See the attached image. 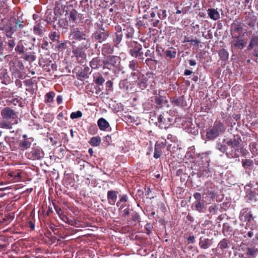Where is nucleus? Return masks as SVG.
Returning <instances> with one entry per match:
<instances>
[{
	"label": "nucleus",
	"instance_id": "6ab92c4d",
	"mask_svg": "<svg viewBox=\"0 0 258 258\" xmlns=\"http://www.w3.org/2000/svg\"><path fill=\"white\" fill-rule=\"evenodd\" d=\"M25 218H26V219H29L28 217L22 212L17 215V224H19V225L17 226V234L23 233V231H21V229H25L26 224H25Z\"/></svg>",
	"mask_w": 258,
	"mask_h": 258
},
{
	"label": "nucleus",
	"instance_id": "a878e982",
	"mask_svg": "<svg viewBox=\"0 0 258 258\" xmlns=\"http://www.w3.org/2000/svg\"><path fill=\"white\" fill-rule=\"evenodd\" d=\"M195 170H197L195 168ZM199 177H209L212 176L211 171L210 170L208 167H202L200 169H197V172L196 173Z\"/></svg>",
	"mask_w": 258,
	"mask_h": 258
},
{
	"label": "nucleus",
	"instance_id": "5fc2aeb1",
	"mask_svg": "<svg viewBox=\"0 0 258 258\" xmlns=\"http://www.w3.org/2000/svg\"><path fill=\"white\" fill-rule=\"evenodd\" d=\"M76 76L78 79L82 81L88 78V76L81 70L77 73Z\"/></svg>",
	"mask_w": 258,
	"mask_h": 258
},
{
	"label": "nucleus",
	"instance_id": "8fccbe9b",
	"mask_svg": "<svg viewBox=\"0 0 258 258\" xmlns=\"http://www.w3.org/2000/svg\"><path fill=\"white\" fill-rule=\"evenodd\" d=\"M50 39L52 41H58L60 38V34L59 32L56 31H51L49 33L48 35Z\"/></svg>",
	"mask_w": 258,
	"mask_h": 258
},
{
	"label": "nucleus",
	"instance_id": "2f4dec72",
	"mask_svg": "<svg viewBox=\"0 0 258 258\" xmlns=\"http://www.w3.org/2000/svg\"><path fill=\"white\" fill-rule=\"evenodd\" d=\"M212 245L211 240L201 237L199 241L200 247L202 249H207Z\"/></svg>",
	"mask_w": 258,
	"mask_h": 258
},
{
	"label": "nucleus",
	"instance_id": "b1692460",
	"mask_svg": "<svg viewBox=\"0 0 258 258\" xmlns=\"http://www.w3.org/2000/svg\"><path fill=\"white\" fill-rule=\"evenodd\" d=\"M241 142V140L239 137L234 136L233 138L228 140L226 142V144L236 150L239 147Z\"/></svg>",
	"mask_w": 258,
	"mask_h": 258
},
{
	"label": "nucleus",
	"instance_id": "cd10ccee",
	"mask_svg": "<svg viewBox=\"0 0 258 258\" xmlns=\"http://www.w3.org/2000/svg\"><path fill=\"white\" fill-rule=\"evenodd\" d=\"M0 30H5L7 36L10 38H12V35L15 31L13 27L6 26L3 21L0 22Z\"/></svg>",
	"mask_w": 258,
	"mask_h": 258
},
{
	"label": "nucleus",
	"instance_id": "e433bc0d",
	"mask_svg": "<svg viewBox=\"0 0 258 258\" xmlns=\"http://www.w3.org/2000/svg\"><path fill=\"white\" fill-rule=\"evenodd\" d=\"M78 16V13L76 9H72L69 12V21L73 23H77V17Z\"/></svg>",
	"mask_w": 258,
	"mask_h": 258
},
{
	"label": "nucleus",
	"instance_id": "4be33fe9",
	"mask_svg": "<svg viewBox=\"0 0 258 258\" xmlns=\"http://www.w3.org/2000/svg\"><path fill=\"white\" fill-rule=\"evenodd\" d=\"M255 224L246 223L245 226V231H243L241 234L245 238H251L254 235L252 231L255 228Z\"/></svg>",
	"mask_w": 258,
	"mask_h": 258
},
{
	"label": "nucleus",
	"instance_id": "c756f323",
	"mask_svg": "<svg viewBox=\"0 0 258 258\" xmlns=\"http://www.w3.org/2000/svg\"><path fill=\"white\" fill-rule=\"evenodd\" d=\"M97 125L100 130L105 131L109 127L110 125L108 122L104 118H100L97 121Z\"/></svg>",
	"mask_w": 258,
	"mask_h": 258
},
{
	"label": "nucleus",
	"instance_id": "bf43d9fd",
	"mask_svg": "<svg viewBox=\"0 0 258 258\" xmlns=\"http://www.w3.org/2000/svg\"><path fill=\"white\" fill-rule=\"evenodd\" d=\"M119 200L116 203V206L119 207L122 203H125L128 201V196L126 195L120 196Z\"/></svg>",
	"mask_w": 258,
	"mask_h": 258
},
{
	"label": "nucleus",
	"instance_id": "c03bdc74",
	"mask_svg": "<svg viewBox=\"0 0 258 258\" xmlns=\"http://www.w3.org/2000/svg\"><path fill=\"white\" fill-rule=\"evenodd\" d=\"M145 63L149 68H152L158 63V60L155 58H147L145 60Z\"/></svg>",
	"mask_w": 258,
	"mask_h": 258
},
{
	"label": "nucleus",
	"instance_id": "bb28decb",
	"mask_svg": "<svg viewBox=\"0 0 258 258\" xmlns=\"http://www.w3.org/2000/svg\"><path fill=\"white\" fill-rule=\"evenodd\" d=\"M16 134L14 136L11 135L8 136L6 137V141L9 145L10 149L12 151L16 150V139L15 138Z\"/></svg>",
	"mask_w": 258,
	"mask_h": 258
},
{
	"label": "nucleus",
	"instance_id": "774afa93",
	"mask_svg": "<svg viewBox=\"0 0 258 258\" xmlns=\"http://www.w3.org/2000/svg\"><path fill=\"white\" fill-rule=\"evenodd\" d=\"M258 146V144L256 142H252L249 144L250 149L252 153H256L257 151V147Z\"/></svg>",
	"mask_w": 258,
	"mask_h": 258
},
{
	"label": "nucleus",
	"instance_id": "5701e85b",
	"mask_svg": "<svg viewBox=\"0 0 258 258\" xmlns=\"http://www.w3.org/2000/svg\"><path fill=\"white\" fill-rule=\"evenodd\" d=\"M256 17L253 14L248 13L245 16L244 21L250 28H253L256 22Z\"/></svg>",
	"mask_w": 258,
	"mask_h": 258
},
{
	"label": "nucleus",
	"instance_id": "49530a36",
	"mask_svg": "<svg viewBox=\"0 0 258 258\" xmlns=\"http://www.w3.org/2000/svg\"><path fill=\"white\" fill-rule=\"evenodd\" d=\"M101 138L99 136L92 137L89 143L92 146H98L101 143Z\"/></svg>",
	"mask_w": 258,
	"mask_h": 258
},
{
	"label": "nucleus",
	"instance_id": "e2e57ef3",
	"mask_svg": "<svg viewBox=\"0 0 258 258\" xmlns=\"http://www.w3.org/2000/svg\"><path fill=\"white\" fill-rule=\"evenodd\" d=\"M140 219V215L137 212H134L131 214V220L133 222L135 223L134 225H136V223L137 222L139 221Z\"/></svg>",
	"mask_w": 258,
	"mask_h": 258
},
{
	"label": "nucleus",
	"instance_id": "4c0bfd02",
	"mask_svg": "<svg viewBox=\"0 0 258 258\" xmlns=\"http://www.w3.org/2000/svg\"><path fill=\"white\" fill-rule=\"evenodd\" d=\"M208 14L210 19L213 20H217L220 18V14L218 11L214 9H209Z\"/></svg>",
	"mask_w": 258,
	"mask_h": 258
},
{
	"label": "nucleus",
	"instance_id": "7c9ffc66",
	"mask_svg": "<svg viewBox=\"0 0 258 258\" xmlns=\"http://www.w3.org/2000/svg\"><path fill=\"white\" fill-rule=\"evenodd\" d=\"M222 233L225 237L231 236L233 234L232 227L228 223H225L223 225Z\"/></svg>",
	"mask_w": 258,
	"mask_h": 258
},
{
	"label": "nucleus",
	"instance_id": "0e129e2a",
	"mask_svg": "<svg viewBox=\"0 0 258 258\" xmlns=\"http://www.w3.org/2000/svg\"><path fill=\"white\" fill-rule=\"evenodd\" d=\"M83 115L82 112L80 110L77 111V112H73L71 113L70 117L72 119H74L76 118H78L81 117Z\"/></svg>",
	"mask_w": 258,
	"mask_h": 258
},
{
	"label": "nucleus",
	"instance_id": "de8ad7c7",
	"mask_svg": "<svg viewBox=\"0 0 258 258\" xmlns=\"http://www.w3.org/2000/svg\"><path fill=\"white\" fill-rule=\"evenodd\" d=\"M219 55L221 60L225 61L228 59L229 53L225 49H222L219 51Z\"/></svg>",
	"mask_w": 258,
	"mask_h": 258
},
{
	"label": "nucleus",
	"instance_id": "f8f14e48",
	"mask_svg": "<svg viewBox=\"0 0 258 258\" xmlns=\"http://www.w3.org/2000/svg\"><path fill=\"white\" fill-rule=\"evenodd\" d=\"M33 141V138L28 137L26 134L23 135L18 142V149L22 151L27 150L30 147Z\"/></svg>",
	"mask_w": 258,
	"mask_h": 258
},
{
	"label": "nucleus",
	"instance_id": "6e6552de",
	"mask_svg": "<svg viewBox=\"0 0 258 258\" xmlns=\"http://www.w3.org/2000/svg\"><path fill=\"white\" fill-rule=\"evenodd\" d=\"M193 197L196 201L192 204V210L199 213H205L207 206L205 201L202 198V194L200 192H195Z\"/></svg>",
	"mask_w": 258,
	"mask_h": 258
},
{
	"label": "nucleus",
	"instance_id": "423d86ee",
	"mask_svg": "<svg viewBox=\"0 0 258 258\" xmlns=\"http://www.w3.org/2000/svg\"><path fill=\"white\" fill-rule=\"evenodd\" d=\"M217 191L215 184L211 181L206 182L205 187L202 194V198L206 199L209 201H213L216 196Z\"/></svg>",
	"mask_w": 258,
	"mask_h": 258
},
{
	"label": "nucleus",
	"instance_id": "ea45409f",
	"mask_svg": "<svg viewBox=\"0 0 258 258\" xmlns=\"http://www.w3.org/2000/svg\"><path fill=\"white\" fill-rule=\"evenodd\" d=\"M172 103L177 106L183 107L185 105V101L183 96L173 98Z\"/></svg>",
	"mask_w": 258,
	"mask_h": 258
},
{
	"label": "nucleus",
	"instance_id": "58836bf2",
	"mask_svg": "<svg viewBox=\"0 0 258 258\" xmlns=\"http://www.w3.org/2000/svg\"><path fill=\"white\" fill-rule=\"evenodd\" d=\"M55 95V93L53 91L47 93L44 96V102L46 104L53 103Z\"/></svg>",
	"mask_w": 258,
	"mask_h": 258
},
{
	"label": "nucleus",
	"instance_id": "aec40b11",
	"mask_svg": "<svg viewBox=\"0 0 258 258\" xmlns=\"http://www.w3.org/2000/svg\"><path fill=\"white\" fill-rule=\"evenodd\" d=\"M114 46L109 43L103 44L101 48L102 55L105 57L112 56L114 52Z\"/></svg>",
	"mask_w": 258,
	"mask_h": 258
},
{
	"label": "nucleus",
	"instance_id": "f704fd0d",
	"mask_svg": "<svg viewBox=\"0 0 258 258\" xmlns=\"http://www.w3.org/2000/svg\"><path fill=\"white\" fill-rule=\"evenodd\" d=\"M258 46V35H252L247 47V50H251Z\"/></svg>",
	"mask_w": 258,
	"mask_h": 258
},
{
	"label": "nucleus",
	"instance_id": "9b49d317",
	"mask_svg": "<svg viewBox=\"0 0 258 258\" xmlns=\"http://www.w3.org/2000/svg\"><path fill=\"white\" fill-rule=\"evenodd\" d=\"M119 57L116 55L105 57L103 59V70H113L117 67V62L119 61Z\"/></svg>",
	"mask_w": 258,
	"mask_h": 258
},
{
	"label": "nucleus",
	"instance_id": "2eb2a0df",
	"mask_svg": "<svg viewBox=\"0 0 258 258\" xmlns=\"http://www.w3.org/2000/svg\"><path fill=\"white\" fill-rule=\"evenodd\" d=\"M232 38L231 46L240 50L245 47L247 42V39L242 38L240 36L233 35Z\"/></svg>",
	"mask_w": 258,
	"mask_h": 258
},
{
	"label": "nucleus",
	"instance_id": "680f3d73",
	"mask_svg": "<svg viewBox=\"0 0 258 258\" xmlns=\"http://www.w3.org/2000/svg\"><path fill=\"white\" fill-rule=\"evenodd\" d=\"M185 42H190L191 43H195V44H198L200 43V41L199 39H191L190 37L185 36L184 37L183 43Z\"/></svg>",
	"mask_w": 258,
	"mask_h": 258
},
{
	"label": "nucleus",
	"instance_id": "1a4fd4ad",
	"mask_svg": "<svg viewBox=\"0 0 258 258\" xmlns=\"http://www.w3.org/2000/svg\"><path fill=\"white\" fill-rule=\"evenodd\" d=\"M155 81V74L151 72H148L145 75H142L138 77V85L145 89L148 85L152 86Z\"/></svg>",
	"mask_w": 258,
	"mask_h": 258
},
{
	"label": "nucleus",
	"instance_id": "c9c22d12",
	"mask_svg": "<svg viewBox=\"0 0 258 258\" xmlns=\"http://www.w3.org/2000/svg\"><path fill=\"white\" fill-rule=\"evenodd\" d=\"M45 31V28L40 23H36L33 27V32L35 35L42 36Z\"/></svg>",
	"mask_w": 258,
	"mask_h": 258
},
{
	"label": "nucleus",
	"instance_id": "39448f33",
	"mask_svg": "<svg viewBox=\"0 0 258 258\" xmlns=\"http://www.w3.org/2000/svg\"><path fill=\"white\" fill-rule=\"evenodd\" d=\"M23 40H20L17 45V67L21 69H24L23 62L29 60L30 58L32 57L31 55L25 53L27 50L23 45Z\"/></svg>",
	"mask_w": 258,
	"mask_h": 258
},
{
	"label": "nucleus",
	"instance_id": "72a5a7b5",
	"mask_svg": "<svg viewBox=\"0 0 258 258\" xmlns=\"http://www.w3.org/2000/svg\"><path fill=\"white\" fill-rule=\"evenodd\" d=\"M93 81L97 85L101 86L105 82V79L100 73H96L93 75Z\"/></svg>",
	"mask_w": 258,
	"mask_h": 258
},
{
	"label": "nucleus",
	"instance_id": "69168bd1",
	"mask_svg": "<svg viewBox=\"0 0 258 258\" xmlns=\"http://www.w3.org/2000/svg\"><path fill=\"white\" fill-rule=\"evenodd\" d=\"M140 8H142L144 12H146L150 8L149 3L147 1L141 2L140 5Z\"/></svg>",
	"mask_w": 258,
	"mask_h": 258
},
{
	"label": "nucleus",
	"instance_id": "f3484780",
	"mask_svg": "<svg viewBox=\"0 0 258 258\" xmlns=\"http://www.w3.org/2000/svg\"><path fill=\"white\" fill-rule=\"evenodd\" d=\"M44 152L39 147H34L30 152L28 153V158L31 160H40L43 158Z\"/></svg>",
	"mask_w": 258,
	"mask_h": 258
},
{
	"label": "nucleus",
	"instance_id": "79ce46f5",
	"mask_svg": "<svg viewBox=\"0 0 258 258\" xmlns=\"http://www.w3.org/2000/svg\"><path fill=\"white\" fill-rule=\"evenodd\" d=\"M26 177V173L24 170L17 169V182L24 181Z\"/></svg>",
	"mask_w": 258,
	"mask_h": 258
},
{
	"label": "nucleus",
	"instance_id": "20e7f679",
	"mask_svg": "<svg viewBox=\"0 0 258 258\" xmlns=\"http://www.w3.org/2000/svg\"><path fill=\"white\" fill-rule=\"evenodd\" d=\"M126 45L128 49L130 54L135 58L138 57L141 62L144 60L142 46L141 44L135 41H126Z\"/></svg>",
	"mask_w": 258,
	"mask_h": 258
},
{
	"label": "nucleus",
	"instance_id": "6e6d98bb",
	"mask_svg": "<svg viewBox=\"0 0 258 258\" xmlns=\"http://www.w3.org/2000/svg\"><path fill=\"white\" fill-rule=\"evenodd\" d=\"M145 56L147 58H155L154 48L153 47L151 49H147L145 53Z\"/></svg>",
	"mask_w": 258,
	"mask_h": 258
},
{
	"label": "nucleus",
	"instance_id": "052dcab7",
	"mask_svg": "<svg viewBox=\"0 0 258 258\" xmlns=\"http://www.w3.org/2000/svg\"><path fill=\"white\" fill-rule=\"evenodd\" d=\"M24 222H25V224H26L25 228H30L31 230H34L35 228V224L33 222L30 221L29 219H26V218H24Z\"/></svg>",
	"mask_w": 258,
	"mask_h": 258
},
{
	"label": "nucleus",
	"instance_id": "603ef678",
	"mask_svg": "<svg viewBox=\"0 0 258 258\" xmlns=\"http://www.w3.org/2000/svg\"><path fill=\"white\" fill-rule=\"evenodd\" d=\"M242 166L245 169H250L253 165V161L250 159H242Z\"/></svg>",
	"mask_w": 258,
	"mask_h": 258
},
{
	"label": "nucleus",
	"instance_id": "7ed1b4c3",
	"mask_svg": "<svg viewBox=\"0 0 258 258\" xmlns=\"http://www.w3.org/2000/svg\"><path fill=\"white\" fill-rule=\"evenodd\" d=\"M226 126L220 120H216L213 126L207 130L206 138L208 140H214L226 131Z\"/></svg>",
	"mask_w": 258,
	"mask_h": 258
},
{
	"label": "nucleus",
	"instance_id": "3c124183",
	"mask_svg": "<svg viewBox=\"0 0 258 258\" xmlns=\"http://www.w3.org/2000/svg\"><path fill=\"white\" fill-rule=\"evenodd\" d=\"M72 42L73 40H71ZM71 41H64L63 42H61L59 43V44L56 46V48H57L58 50L59 51H63L64 50H66L67 48V43H69L70 44V42Z\"/></svg>",
	"mask_w": 258,
	"mask_h": 258
},
{
	"label": "nucleus",
	"instance_id": "4468645a",
	"mask_svg": "<svg viewBox=\"0 0 258 258\" xmlns=\"http://www.w3.org/2000/svg\"><path fill=\"white\" fill-rule=\"evenodd\" d=\"M244 253H239L240 258H255L258 253V248L254 246H248L243 249Z\"/></svg>",
	"mask_w": 258,
	"mask_h": 258
},
{
	"label": "nucleus",
	"instance_id": "37998d69",
	"mask_svg": "<svg viewBox=\"0 0 258 258\" xmlns=\"http://www.w3.org/2000/svg\"><path fill=\"white\" fill-rule=\"evenodd\" d=\"M165 97L163 96H157L155 98V101L158 107H161L163 106V103L166 102Z\"/></svg>",
	"mask_w": 258,
	"mask_h": 258
},
{
	"label": "nucleus",
	"instance_id": "a19ab883",
	"mask_svg": "<svg viewBox=\"0 0 258 258\" xmlns=\"http://www.w3.org/2000/svg\"><path fill=\"white\" fill-rule=\"evenodd\" d=\"M122 32V33H124L127 38H132L134 35L135 31L133 28L127 27L125 29H123Z\"/></svg>",
	"mask_w": 258,
	"mask_h": 258
},
{
	"label": "nucleus",
	"instance_id": "393cba45",
	"mask_svg": "<svg viewBox=\"0 0 258 258\" xmlns=\"http://www.w3.org/2000/svg\"><path fill=\"white\" fill-rule=\"evenodd\" d=\"M118 192L114 190H108L107 194V198L110 205H114L117 197Z\"/></svg>",
	"mask_w": 258,
	"mask_h": 258
},
{
	"label": "nucleus",
	"instance_id": "a18cd8bd",
	"mask_svg": "<svg viewBox=\"0 0 258 258\" xmlns=\"http://www.w3.org/2000/svg\"><path fill=\"white\" fill-rule=\"evenodd\" d=\"M229 240L227 238L222 239L218 243V247L223 250L228 247Z\"/></svg>",
	"mask_w": 258,
	"mask_h": 258
},
{
	"label": "nucleus",
	"instance_id": "f257e3e1",
	"mask_svg": "<svg viewBox=\"0 0 258 258\" xmlns=\"http://www.w3.org/2000/svg\"><path fill=\"white\" fill-rule=\"evenodd\" d=\"M84 25L74 28L71 30L69 38L72 52L77 62L80 64L85 62L87 59L86 50L90 48L91 42L90 37L91 28L93 26L92 19L89 17L84 21Z\"/></svg>",
	"mask_w": 258,
	"mask_h": 258
},
{
	"label": "nucleus",
	"instance_id": "13d9d810",
	"mask_svg": "<svg viewBox=\"0 0 258 258\" xmlns=\"http://www.w3.org/2000/svg\"><path fill=\"white\" fill-rule=\"evenodd\" d=\"M53 205L56 213L60 217L62 216L63 218H67V217L63 214L62 210L59 206L56 205L54 203H53Z\"/></svg>",
	"mask_w": 258,
	"mask_h": 258
},
{
	"label": "nucleus",
	"instance_id": "338daca9",
	"mask_svg": "<svg viewBox=\"0 0 258 258\" xmlns=\"http://www.w3.org/2000/svg\"><path fill=\"white\" fill-rule=\"evenodd\" d=\"M53 115L50 113H47L45 114L43 119L45 122H51L53 120Z\"/></svg>",
	"mask_w": 258,
	"mask_h": 258
},
{
	"label": "nucleus",
	"instance_id": "412c9836",
	"mask_svg": "<svg viewBox=\"0 0 258 258\" xmlns=\"http://www.w3.org/2000/svg\"><path fill=\"white\" fill-rule=\"evenodd\" d=\"M90 67L92 70H98L100 68L103 69V59L100 56L93 57L90 61Z\"/></svg>",
	"mask_w": 258,
	"mask_h": 258
},
{
	"label": "nucleus",
	"instance_id": "9d476101",
	"mask_svg": "<svg viewBox=\"0 0 258 258\" xmlns=\"http://www.w3.org/2000/svg\"><path fill=\"white\" fill-rule=\"evenodd\" d=\"M172 120L167 112H163L158 117L156 123L161 129H166L172 124Z\"/></svg>",
	"mask_w": 258,
	"mask_h": 258
},
{
	"label": "nucleus",
	"instance_id": "4d7b16f0",
	"mask_svg": "<svg viewBox=\"0 0 258 258\" xmlns=\"http://www.w3.org/2000/svg\"><path fill=\"white\" fill-rule=\"evenodd\" d=\"M128 67L133 71H137L138 68V63L136 60H132L129 62Z\"/></svg>",
	"mask_w": 258,
	"mask_h": 258
},
{
	"label": "nucleus",
	"instance_id": "ddd939ff",
	"mask_svg": "<svg viewBox=\"0 0 258 258\" xmlns=\"http://www.w3.org/2000/svg\"><path fill=\"white\" fill-rule=\"evenodd\" d=\"M109 37V33L104 28L99 29L92 34V37L95 41L102 43L105 41Z\"/></svg>",
	"mask_w": 258,
	"mask_h": 258
},
{
	"label": "nucleus",
	"instance_id": "0eeeda50",
	"mask_svg": "<svg viewBox=\"0 0 258 258\" xmlns=\"http://www.w3.org/2000/svg\"><path fill=\"white\" fill-rule=\"evenodd\" d=\"M166 140L164 141H157L155 144L154 157L158 159L162 155H168L169 154V146L166 145Z\"/></svg>",
	"mask_w": 258,
	"mask_h": 258
},
{
	"label": "nucleus",
	"instance_id": "09e8293b",
	"mask_svg": "<svg viewBox=\"0 0 258 258\" xmlns=\"http://www.w3.org/2000/svg\"><path fill=\"white\" fill-rule=\"evenodd\" d=\"M216 149L220 152L225 153L226 152L228 148L226 145L223 144L220 142H217L216 145Z\"/></svg>",
	"mask_w": 258,
	"mask_h": 258
},
{
	"label": "nucleus",
	"instance_id": "a211bd4d",
	"mask_svg": "<svg viewBox=\"0 0 258 258\" xmlns=\"http://www.w3.org/2000/svg\"><path fill=\"white\" fill-rule=\"evenodd\" d=\"M243 30V25L238 21H234L231 26L230 33L232 37L233 35L240 36Z\"/></svg>",
	"mask_w": 258,
	"mask_h": 258
},
{
	"label": "nucleus",
	"instance_id": "f03ea898",
	"mask_svg": "<svg viewBox=\"0 0 258 258\" xmlns=\"http://www.w3.org/2000/svg\"><path fill=\"white\" fill-rule=\"evenodd\" d=\"M1 115L3 120L0 121V127L12 130L13 125L16 124V112L10 107H7L1 110Z\"/></svg>",
	"mask_w": 258,
	"mask_h": 258
},
{
	"label": "nucleus",
	"instance_id": "473e14b6",
	"mask_svg": "<svg viewBox=\"0 0 258 258\" xmlns=\"http://www.w3.org/2000/svg\"><path fill=\"white\" fill-rule=\"evenodd\" d=\"M123 34L122 31L116 32L113 36L112 41L114 43V45L117 47L118 45L120 43L122 39Z\"/></svg>",
	"mask_w": 258,
	"mask_h": 258
},
{
	"label": "nucleus",
	"instance_id": "864d4df0",
	"mask_svg": "<svg viewBox=\"0 0 258 258\" xmlns=\"http://www.w3.org/2000/svg\"><path fill=\"white\" fill-rule=\"evenodd\" d=\"M157 15L160 20H164L167 16L166 10L165 9H159L157 10Z\"/></svg>",
	"mask_w": 258,
	"mask_h": 258
},
{
	"label": "nucleus",
	"instance_id": "c85d7f7f",
	"mask_svg": "<svg viewBox=\"0 0 258 258\" xmlns=\"http://www.w3.org/2000/svg\"><path fill=\"white\" fill-rule=\"evenodd\" d=\"M177 54V51L175 48L170 47L166 49L164 51V57L166 59H171L175 58Z\"/></svg>",
	"mask_w": 258,
	"mask_h": 258
},
{
	"label": "nucleus",
	"instance_id": "dca6fc26",
	"mask_svg": "<svg viewBox=\"0 0 258 258\" xmlns=\"http://www.w3.org/2000/svg\"><path fill=\"white\" fill-rule=\"evenodd\" d=\"M239 218L240 220L246 221L248 223H250L254 219L252 212L248 208H243L240 211Z\"/></svg>",
	"mask_w": 258,
	"mask_h": 258
}]
</instances>
